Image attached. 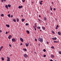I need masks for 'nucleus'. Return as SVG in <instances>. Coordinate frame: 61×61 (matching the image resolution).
Instances as JSON below:
<instances>
[{"label":"nucleus","instance_id":"a18cd8bd","mask_svg":"<svg viewBox=\"0 0 61 61\" xmlns=\"http://www.w3.org/2000/svg\"><path fill=\"white\" fill-rule=\"evenodd\" d=\"M39 22H41V20L40 19H38Z\"/></svg>","mask_w":61,"mask_h":61},{"label":"nucleus","instance_id":"4be33fe9","mask_svg":"<svg viewBox=\"0 0 61 61\" xmlns=\"http://www.w3.org/2000/svg\"><path fill=\"white\" fill-rule=\"evenodd\" d=\"M8 17H10L11 16H10V14H9L8 15Z\"/></svg>","mask_w":61,"mask_h":61},{"label":"nucleus","instance_id":"5701e85b","mask_svg":"<svg viewBox=\"0 0 61 61\" xmlns=\"http://www.w3.org/2000/svg\"><path fill=\"white\" fill-rule=\"evenodd\" d=\"M39 2L40 5H42V3L41 2V1H40Z\"/></svg>","mask_w":61,"mask_h":61},{"label":"nucleus","instance_id":"f8f14e48","mask_svg":"<svg viewBox=\"0 0 61 61\" xmlns=\"http://www.w3.org/2000/svg\"><path fill=\"white\" fill-rule=\"evenodd\" d=\"M5 7H6L7 9H8V6H7V5H5Z\"/></svg>","mask_w":61,"mask_h":61},{"label":"nucleus","instance_id":"49530a36","mask_svg":"<svg viewBox=\"0 0 61 61\" xmlns=\"http://www.w3.org/2000/svg\"><path fill=\"white\" fill-rule=\"evenodd\" d=\"M22 45H23V44L22 43H21L20 46H22Z\"/></svg>","mask_w":61,"mask_h":61},{"label":"nucleus","instance_id":"f3484780","mask_svg":"<svg viewBox=\"0 0 61 61\" xmlns=\"http://www.w3.org/2000/svg\"><path fill=\"white\" fill-rule=\"evenodd\" d=\"M44 20L45 21H46V18L45 17L44 18Z\"/></svg>","mask_w":61,"mask_h":61},{"label":"nucleus","instance_id":"3c124183","mask_svg":"<svg viewBox=\"0 0 61 61\" xmlns=\"http://www.w3.org/2000/svg\"><path fill=\"white\" fill-rule=\"evenodd\" d=\"M56 27H59V26L58 25H57V26H56Z\"/></svg>","mask_w":61,"mask_h":61},{"label":"nucleus","instance_id":"20e7f679","mask_svg":"<svg viewBox=\"0 0 61 61\" xmlns=\"http://www.w3.org/2000/svg\"><path fill=\"white\" fill-rule=\"evenodd\" d=\"M7 61H10V58L9 57H7Z\"/></svg>","mask_w":61,"mask_h":61},{"label":"nucleus","instance_id":"ddd939ff","mask_svg":"<svg viewBox=\"0 0 61 61\" xmlns=\"http://www.w3.org/2000/svg\"><path fill=\"white\" fill-rule=\"evenodd\" d=\"M13 21H14V22H16V20L15 19H14L13 20Z\"/></svg>","mask_w":61,"mask_h":61},{"label":"nucleus","instance_id":"e2e57ef3","mask_svg":"<svg viewBox=\"0 0 61 61\" xmlns=\"http://www.w3.org/2000/svg\"><path fill=\"white\" fill-rule=\"evenodd\" d=\"M10 56H12V55L11 54V55H10Z\"/></svg>","mask_w":61,"mask_h":61},{"label":"nucleus","instance_id":"f257e3e1","mask_svg":"<svg viewBox=\"0 0 61 61\" xmlns=\"http://www.w3.org/2000/svg\"><path fill=\"white\" fill-rule=\"evenodd\" d=\"M39 41H40L41 42H42L43 41V38H39Z\"/></svg>","mask_w":61,"mask_h":61},{"label":"nucleus","instance_id":"6e6d98bb","mask_svg":"<svg viewBox=\"0 0 61 61\" xmlns=\"http://www.w3.org/2000/svg\"><path fill=\"white\" fill-rule=\"evenodd\" d=\"M39 17H41V15H39Z\"/></svg>","mask_w":61,"mask_h":61},{"label":"nucleus","instance_id":"de8ad7c7","mask_svg":"<svg viewBox=\"0 0 61 61\" xmlns=\"http://www.w3.org/2000/svg\"><path fill=\"white\" fill-rule=\"evenodd\" d=\"M56 29H58V28H57V27H56Z\"/></svg>","mask_w":61,"mask_h":61},{"label":"nucleus","instance_id":"a878e982","mask_svg":"<svg viewBox=\"0 0 61 61\" xmlns=\"http://www.w3.org/2000/svg\"><path fill=\"white\" fill-rule=\"evenodd\" d=\"M37 29H40V27H37Z\"/></svg>","mask_w":61,"mask_h":61},{"label":"nucleus","instance_id":"ea45409f","mask_svg":"<svg viewBox=\"0 0 61 61\" xmlns=\"http://www.w3.org/2000/svg\"><path fill=\"white\" fill-rule=\"evenodd\" d=\"M13 17V15H11V18H12V17Z\"/></svg>","mask_w":61,"mask_h":61},{"label":"nucleus","instance_id":"bb28decb","mask_svg":"<svg viewBox=\"0 0 61 61\" xmlns=\"http://www.w3.org/2000/svg\"><path fill=\"white\" fill-rule=\"evenodd\" d=\"M35 27H36H36H37V26H36V24H35Z\"/></svg>","mask_w":61,"mask_h":61},{"label":"nucleus","instance_id":"603ef678","mask_svg":"<svg viewBox=\"0 0 61 61\" xmlns=\"http://www.w3.org/2000/svg\"><path fill=\"white\" fill-rule=\"evenodd\" d=\"M3 1L4 2H5L6 1V0H3Z\"/></svg>","mask_w":61,"mask_h":61},{"label":"nucleus","instance_id":"e433bc0d","mask_svg":"<svg viewBox=\"0 0 61 61\" xmlns=\"http://www.w3.org/2000/svg\"><path fill=\"white\" fill-rule=\"evenodd\" d=\"M26 25H28V23H26Z\"/></svg>","mask_w":61,"mask_h":61},{"label":"nucleus","instance_id":"f704fd0d","mask_svg":"<svg viewBox=\"0 0 61 61\" xmlns=\"http://www.w3.org/2000/svg\"><path fill=\"white\" fill-rule=\"evenodd\" d=\"M24 50V51H26L27 50L26 49H23Z\"/></svg>","mask_w":61,"mask_h":61},{"label":"nucleus","instance_id":"39448f33","mask_svg":"<svg viewBox=\"0 0 61 61\" xmlns=\"http://www.w3.org/2000/svg\"><path fill=\"white\" fill-rule=\"evenodd\" d=\"M29 43L28 42V44L27 43H26L25 44V45L26 46H28L29 45Z\"/></svg>","mask_w":61,"mask_h":61},{"label":"nucleus","instance_id":"774afa93","mask_svg":"<svg viewBox=\"0 0 61 61\" xmlns=\"http://www.w3.org/2000/svg\"><path fill=\"white\" fill-rule=\"evenodd\" d=\"M40 31H41H41H42V30H40Z\"/></svg>","mask_w":61,"mask_h":61},{"label":"nucleus","instance_id":"680f3d73","mask_svg":"<svg viewBox=\"0 0 61 61\" xmlns=\"http://www.w3.org/2000/svg\"><path fill=\"white\" fill-rule=\"evenodd\" d=\"M51 15H53V13H52V12H51Z\"/></svg>","mask_w":61,"mask_h":61},{"label":"nucleus","instance_id":"f03ea898","mask_svg":"<svg viewBox=\"0 0 61 61\" xmlns=\"http://www.w3.org/2000/svg\"><path fill=\"white\" fill-rule=\"evenodd\" d=\"M12 42H15V38L12 39Z\"/></svg>","mask_w":61,"mask_h":61},{"label":"nucleus","instance_id":"bf43d9fd","mask_svg":"<svg viewBox=\"0 0 61 61\" xmlns=\"http://www.w3.org/2000/svg\"><path fill=\"white\" fill-rule=\"evenodd\" d=\"M21 16H22V17H23V15H21Z\"/></svg>","mask_w":61,"mask_h":61},{"label":"nucleus","instance_id":"58836bf2","mask_svg":"<svg viewBox=\"0 0 61 61\" xmlns=\"http://www.w3.org/2000/svg\"><path fill=\"white\" fill-rule=\"evenodd\" d=\"M8 33V32H5V34H7V33Z\"/></svg>","mask_w":61,"mask_h":61},{"label":"nucleus","instance_id":"393cba45","mask_svg":"<svg viewBox=\"0 0 61 61\" xmlns=\"http://www.w3.org/2000/svg\"><path fill=\"white\" fill-rule=\"evenodd\" d=\"M50 8L51 10L52 11V7H51V6H50Z\"/></svg>","mask_w":61,"mask_h":61},{"label":"nucleus","instance_id":"a211bd4d","mask_svg":"<svg viewBox=\"0 0 61 61\" xmlns=\"http://www.w3.org/2000/svg\"><path fill=\"white\" fill-rule=\"evenodd\" d=\"M22 22H24L25 20V19H22Z\"/></svg>","mask_w":61,"mask_h":61},{"label":"nucleus","instance_id":"1a4fd4ad","mask_svg":"<svg viewBox=\"0 0 61 61\" xmlns=\"http://www.w3.org/2000/svg\"><path fill=\"white\" fill-rule=\"evenodd\" d=\"M58 34L59 35V36H61V33H60V32H58Z\"/></svg>","mask_w":61,"mask_h":61},{"label":"nucleus","instance_id":"8fccbe9b","mask_svg":"<svg viewBox=\"0 0 61 61\" xmlns=\"http://www.w3.org/2000/svg\"><path fill=\"white\" fill-rule=\"evenodd\" d=\"M47 44H49V42H47Z\"/></svg>","mask_w":61,"mask_h":61},{"label":"nucleus","instance_id":"2f4dec72","mask_svg":"<svg viewBox=\"0 0 61 61\" xmlns=\"http://www.w3.org/2000/svg\"><path fill=\"white\" fill-rule=\"evenodd\" d=\"M43 56L44 57H45L46 56V55H43Z\"/></svg>","mask_w":61,"mask_h":61},{"label":"nucleus","instance_id":"09e8293b","mask_svg":"<svg viewBox=\"0 0 61 61\" xmlns=\"http://www.w3.org/2000/svg\"><path fill=\"white\" fill-rule=\"evenodd\" d=\"M34 29H35V30L36 31V28H34Z\"/></svg>","mask_w":61,"mask_h":61},{"label":"nucleus","instance_id":"864d4df0","mask_svg":"<svg viewBox=\"0 0 61 61\" xmlns=\"http://www.w3.org/2000/svg\"><path fill=\"white\" fill-rule=\"evenodd\" d=\"M50 61H53V60L52 59Z\"/></svg>","mask_w":61,"mask_h":61},{"label":"nucleus","instance_id":"412c9836","mask_svg":"<svg viewBox=\"0 0 61 61\" xmlns=\"http://www.w3.org/2000/svg\"><path fill=\"white\" fill-rule=\"evenodd\" d=\"M8 6L9 7H10L11 6V5L10 4L8 5Z\"/></svg>","mask_w":61,"mask_h":61},{"label":"nucleus","instance_id":"423d86ee","mask_svg":"<svg viewBox=\"0 0 61 61\" xmlns=\"http://www.w3.org/2000/svg\"><path fill=\"white\" fill-rule=\"evenodd\" d=\"M20 40L22 42H23V41H24V40H23V38H20Z\"/></svg>","mask_w":61,"mask_h":61},{"label":"nucleus","instance_id":"5fc2aeb1","mask_svg":"<svg viewBox=\"0 0 61 61\" xmlns=\"http://www.w3.org/2000/svg\"><path fill=\"white\" fill-rule=\"evenodd\" d=\"M1 2H3V0H1Z\"/></svg>","mask_w":61,"mask_h":61},{"label":"nucleus","instance_id":"cd10ccee","mask_svg":"<svg viewBox=\"0 0 61 61\" xmlns=\"http://www.w3.org/2000/svg\"><path fill=\"white\" fill-rule=\"evenodd\" d=\"M22 2H25V0H22Z\"/></svg>","mask_w":61,"mask_h":61},{"label":"nucleus","instance_id":"13d9d810","mask_svg":"<svg viewBox=\"0 0 61 61\" xmlns=\"http://www.w3.org/2000/svg\"><path fill=\"white\" fill-rule=\"evenodd\" d=\"M38 45L39 46H40V44L39 43V44H38Z\"/></svg>","mask_w":61,"mask_h":61},{"label":"nucleus","instance_id":"4468645a","mask_svg":"<svg viewBox=\"0 0 61 61\" xmlns=\"http://www.w3.org/2000/svg\"><path fill=\"white\" fill-rule=\"evenodd\" d=\"M6 26L8 27H10V26L9 25H6Z\"/></svg>","mask_w":61,"mask_h":61},{"label":"nucleus","instance_id":"4d7b16f0","mask_svg":"<svg viewBox=\"0 0 61 61\" xmlns=\"http://www.w3.org/2000/svg\"><path fill=\"white\" fill-rule=\"evenodd\" d=\"M33 28H35V26H33Z\"/></svg>","mask_w":61,"mask_h":61},{"label":"nucleus","instance_id":"79ce46f5","mask_svg":"<svg viewBox=\"0 0 61 61\" xmlns=\"http://www.w3.org/2000/svg\"><path fill=\"white\" fill-rule=\"evenodd\" d=\"M54 43H57V42H56V41H54Z\"/></svg>","mask_w":61,"mask_h":61},{"label":"nucleus","instance_id":"7ed1b4c3","mask_svg":"<svg viewBox=\"0 0 61 61\" xmlns=\"http://www.w3.org/2000/svg\"><path fill=\"white\" fill-rule=\"evenodd\" d=\"M24 56L25 58H26L27 57H28V56L27 55L25 54L24 55Z\"/></svg>","mask_w":61,"mask_h":61},{"label":"nucleus","instance_id":"dca6fc26","mask_svg":"<svg viewBox=\"0 0 61 61\" xmlns=\"http://www.w3.org/2000/svg\"><path fill=\"white\" fill-rule=\"evenodd\" d=\"M26 32H27V34H29V31L28 30H27Z\"/></svg>","mask_w":61,"mask_h":61},{"label":"nucleus","instance_id":"37998d69","mask_svg":"<svg viewBox=\"0 0 61 61\" xmlns=\"http://www.w3.org/2000/svg\"><path fill=\"white\" fill-rule=\"evenodd\" d=\"M35 41H37V39H35Z\"/></svg>","mask_w":61,"mask_h":61},{"label":"nucleus","instance_id":"69168bd1","mask_svg":"<svg viewBox=\"0 0 61 61\" xmlns=\"http://www.w3.org/2000/svg\"><path fill=\"white\" fill-rule=\"evenodd\" d=\"M52 4H54V2H52Z\"/></svg>","mask_w":61,"mask_h":61},{"label":"nucleus","instance_id":"338daca9","mask_svg":"<svg viewBox=\"0 0 61 61\" xmlns=\"http://www.w3.org/2000/svg\"><path fill=\"white\" fill-rule=\"evenodd\" d=\"M56 42L57 43V42H58V43L59 42L58 41H56Z\"/></svg>","mask_w":61,"mask_h":61},{"label":"nucleus","instance_id":"052dcab7","mask_svg":"<svg viewBox=\"0 0 61 61\" xmlns=\"http://www.w3.org/2000/svg\"><path fill=\"white\" fill-rule=\"evenodd\" d=\"M41 3H42V2H43V1H42V0H41Z\"/></svg>","mask_w":61,"mask_h":61},{"label":"nucleus","instance_id":"a19ab883","mask_svg":"<svg viewBox=\"0 0 61 61\" xmlns=\"http://www.w3.org/2000/svg\"><path fill=\"white\" fill-rule=\"evenodd\" d=\"M0 33H2V31L1 30H0Z\"/></svg>","mask_w":61,"mask_h":61},{"label":"nucleus","instance_id":"c756f323","mask_svg":"<svg viewBox=\"0 0 61 61\" xmlns=\"http://www.w3.org/2000/svg\"><path fill=\"white\" fill-rule=\"evenodd\" d=\"M8 38H9V39H11V37H9V36L8 37Z\"/></svg>","mask_w":61,"mask_h":61},{"label":"nucleus","instance_id":"6e6552de","mask_svg":"<svg viewBox=\"0 0 61 61\" xmlns=\"http://www.w3.org/2000/svg\"><path fill=\"white\" fill-rule=\"evenodd\" d=\"M57 38L56 37H55L54 38H52V39L53 40H56Z\"/></svg>","mask_w":61,"mask_h":61},{"label":"nucleus","instance_id":"0e129e2a","mask_svg":"<svg viewBox=\"0 0 61 61\" xmlns=\"http://www.w3.org/2000/svg\"><path fill=\"white\" fill-rule=\"evenodd\" d=\"M46 25H47L48 24L47 23H46Z\"/></svg>","mask_w":61,"mask_h":61},{"label":"nucleus","instance_id":"c03bdc74","mask_svg":"<svg viewBox=\"0 0 61 61\" xmlns=\"http://www.w3.org/2000/svg\"><path fill=\"white\" fill-rule=\"evenodd\" d=\"M53 10H54V11H55V10H56V9L55 8H54L53 9Z\"/></svg>","mask_w":61,"mask_h":61},{"label":"nucleus","instance_id":"c9c22d12","mask_svg":"<svg viewBox=\"0 0 61 61\" xmlns=\"http://www.w3.org/2000/svg\"><path fill=\"white\" fill-rule=\"evenodd\" d=\"M52 33H53V34H55V32H54V31H53L52 32Z\"/></svg>","mask_w":61,"mask_h":61},{"label":"nucleus","instance_id":"473e14b6","mask_svg":"<svg viewBox=\"0 0 61 61\" xmlns=\"http://www.w3.org/2000/svg\"><path fill=\"white\" fill-rule=\"evenodd\" d=\"M59 53L61 55V51H59Z\"/></svg>","mask_w":61,"mask_h":61},{"label":"nucleus","instance_id":"6ab92c4d","mask_svg":"<svg viewBox=\"0 0 61 61\" xmlns=\"http://www.w3.org/2000/svg\"><path fill=\"white\" fill-rule=\"evenodd\" d=\"M16 20H17V22H19V20L18 19V18Z\"/></svg>","mask_w":61,"mask_h":61},{"label":"nucleus","instance_id":"9d476101","mask_svg":"<svg viewBox=\"0 0 61 61\" xmlns=\"http://www.w3.org/2000/svg\"><path fill=\"white\" fill-rule=\"evenodd\" d=\"M22 7H23V6H19L18 8H19V9H20V8H22Z\"/></svg>","mask_w":61,"mask_h":61},{"label":"nucleus","instance_id":"c85d7f7f","mask_svg":"<svg viewBox=\"0 0 61 61\" xmlns=\"http://www.w3.org/2000/svg\"><path fill=\"white\" fill-rule=\"evenodd\" d=\"M43 51L44 52H46V50H45V49H44L43 50Z\"/></svg>","mask_w":61,"mask_h":61},{"label":"nucleus","instance_id":"2eb2a0df","mask_svg":"<svg viewBox=\"0 0 61 61\" xmlns=\"http://www.w3.org/2000/svg\"><path fill=\"white\" fill-rule=\"evenodd\" d=\"M42 28L43 30H45V27H42Z\"/></svg>","mask_w":61,"mask_h":61},{"label":"nucleus","instance_id":"9b49d317","mask_svg":"<svg viewBox=\"0 0 61 61\" xmlns=\"http://www.w3.org/2000/svg\"><path fill=\"white\" fill-rule=\"evenodd\" d=\"M51 58H54V57H55V56L53 55H51Z\"/></svg>","mask_w":61,"mask_h":61},{"label":"nucleus","instance_id":"72a5a7b5","mask_svg":"<svg viewBox=\"0 0 61 61\" xmlns=\"http://www.w3.org/2000/svg\"><path fill=\"white\" fill-rule=\"evenodd\" d=\"M9 36L11 38L12 37V36L11 35H10Z\"/></svg>","mask_w":61,"mask_h":61},{"label":"nucleus","instance_id":"0eeeda50","mask_svg":"<svg viewBox=\"0 0 61 61\" xmlns=\"http://www.w3.org/2000/svg\"><path fill=\"white\" fill-rule=\"evenodd\" d=\"M3 48V46H1L0 48V51H1V50H2Z\"/></svg>","mask_w":61,"mask_h":61},{"label":"nucleus","instance_id":"7c9ffc66","mask_svg":"<svg viewBox=\"0 0 61 61\" xmlns=\"http://www.w3.org/2000/svg\"><path fill=\"white\" fill-rule=\"evenodd\" d=\"M1 16H4V14H2L1 15Z\"/></svg>","mask_w":61,"mask_h":61},{"label":"nucleus","instance_id":"aec40b11","mask_svg":"<svg viewBox=\"0 0 61 61\" xmlns=\"http://www.w3.org/2000/svg\"><path fill=\"white\" fill-rule=\"evenodd\" d=\"M51 48H52V49H54V48H54V46H53L51 47Z\"/></svg>","mask_w":61,"mask_h":61},{"label":"nucleus","instance_id":"4c0bfd02","mask_svg":"<svg viewBox=\"0 0 61 61\" xmlns=\"http://www.w3.org/2000/svg\"><path fill=\"white\" fill-rule=\"evenodd\" d=\"M9 46H10V47H11L12 46V45H9Z\"/></svg>","mask_w":61,"mask_h":61},{"label":"nucleus","instance_id":"b1692460","mask_svg":"<svg viewBox=\"0 0 61 61\" xmlns=\"http://www.w3.org/2000/svg\"><path fill=\"white\" fill-rule=\"evenodd\" d=\"M1 59L3 61H4V58L3 57L1 58Z\"/></svg>","mask_w":61,"mask_h":61}]
</instances>
